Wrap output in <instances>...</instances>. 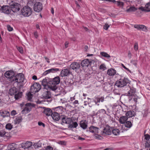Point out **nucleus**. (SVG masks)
Masks as SVG:
<instances>
[{
	"mask_svg": "<svg viewBox=\"0 0 150 150\" xmlns=\"http://www.w3.org/2000/svg\"><path fill=\"white\" fill-rule=\"evenodd\" d=\"M51 116L53 119L55 121H58L60 118L59 115L57 112H54L52 113Z\"/></svg>",
	"mask_w": 150,
	"mask_h": 150,
	"instance_id": "obj_21",
	"label": "nucleus"
},
{
	"mask_svg": "<svg viewBox=\"0 0 150 150\" xmlns=\"http://www.w3.org/2000/svg\"><path fill=\"white\" fill-rule=\"evenodd\" d=\"M134 27L140 30L144 31H146L147 30L146 27L144 25L136 24L134 25Z\"/></svg>",
	"mask_w": 150,
	"mask_h": 150,
	"instance_id": "obj_16",
	"label": "nucleus"
},
{
	"mask_svg": "<svg viewBox=\"0 0 150 150\" xmlns=\"http://www.w3.org/2000/svg\"><path fill=\"white\" fill-rule=\"evenodd\" d=\"M125 125L127 127L130 128L132 127V124L131 121H128L125 123Z\"/></svg>",
	"mask_w": 150,
	"mask_h": 150,
	"instance_id": "obj_33",
	"label": "nucleus"
},
{
	"mask_svg": "<svg viewBox=\"0 0 150 150\" xmlns=\"http://www.w3.org/2000/svg\"><path fill=\"white\" fill-rule=\"evenodd\" d=\"M131 63L132 65H137V61L135 60H132L131 61Z\"/></svg>",
	"mask_w": 150,
	"mask_h": 150,
	"instance_id": "obj_58",
	"label": "nucleus"
},
{
	"mask_svg": "<svg viewBox=\"0 0 150 150\" xmlns=\"http://www.w3.org/2000/svg\"><path fill=\"white\" fill-rule=\"evenodd\" d=\"M79 67L80 66H77V67H76L75 66H71V67L72 69L75 70V71H76L79 68Z\"/></svg>",
	"mask_w": 150,
	"mask_h": 150,
	"instance_id": "obj_51",
	"label": "nucleus"
},
{
	"mask_svg": "<svg viewBox=\"0 0 150 150\" xmlns=\"http://www.w3.org/2000/svg\"><path fill=\"white\" fill-rule=\"evenodd\" d=\"M22 120V118L21 115H19L17 116L14 120V123L16 125L19 124L21 122Z\"/></svg>",
	"mask_w": 150,
	"mask_h": 150,
	"instance_id": "obj_23",
	"label": "nucleus"
},
{
	"mask_svg": "<svg viewBox=\"0 0 150 150\" xmlns=\"http://www.w3.org/2000/svg\"><path fill=\"white\" fill-rule=\"evenodd\" d=\"M22 95V93L21 92L18 93L16 94L15 95V98L16 99H18L21 98Z\"/></svg>",
	"mask_w": 150,
	"mask_h": 150,
	"instance_id": "obj_40",
	"label": "nucleus"
},
{
	"mask_svg": "<svg viewBox=\"0 0 150 150\" xmlns=\"http://www.w3.org/2000/svg\"><path fill=\"white\" fill-rule=\"evenodd\" d=\"M11 2L12 3L10 4L11 10L13 12L18 11L20 10L21 6L17 3L13 2V1Z\"/></svg>",
	"mask_w": 150,
	"mask_h": 150,
	"instance_id": "obj_7",
	"label": "nucleus"
},
{
	"mask_svg": "<svg viewBox=\"0 0 150 150\" xmlns=\"http://www.w3.org/2000/svg\"><path fill=\"white\" fill-rule=\"evenodd\" d=\"M7 28L8 30L9 31H11L13 30V28L11 27L10 25H7Z\"/></svg>",
	"mask_w": 150,
	"mask_h": 150,
	"instance_id": "obj_48",
	"label": "nucleus"
},
{
	"mask_svg": "<svg viewBox=\"0 0 150 150\" xmlns=\"http://www.w3.org/2000/svg\"><path fill=\"white\" fill-rule=\"evenodd\" d=\"M78 125V124L76 122H73H73L72 123L69 124L68 125V128H76Z\"/></svg>",
	"mask_w": 150,
	"mask_h": 150,
	"instance_id": "obj_27",
	"label": "nucleus"
},
{
	"mask_svg": "<svg viewBox=\"0 0 150 150\" xmlns=\"http://www.w3.org/2000/svg\"><path fill=\"white\" fill-rule=\"evenodd\" d=\"M98 127L92 126L90 127L89 131L92 133L97 134L98 133Z\"/></svg>",
	"mask_w": 150,
	"mask_h": 150,
	"instance_id": "obj_19",
	"label": "nucleus"
},
{
	"mask_svg": "<svg viewBox=\"0 0 150 150\" xmlns=\"http://www.w3.org/2000/svg\"><path fill=\"white\" fill-rule=\"evenodd\" d=\"M43 113L46 116H49L51 115L53 112L51 109L47 108L44 109Z\"/></svg>",
	"mask_w": 150,
	"mask_h": 150,
	"instance_id": "obj_24",
	"label": "nucleus"
},
{
	"mask_svg": "<svg viewBox=\"0 0 150 150\" xmlns=\"http://www.w3.org/2000/svg\"><path fill=\"white\" fill-rule=\"evenodd\" d=\"M111 131L113 134L115 135H118L120 134V131L117 129H113L110 127L109 126H107L104 128L103 131H102L101 134L103 136L106 135H110L111 134Z\"/></svg>",
	"mask_w": 150,
	"mask_h": 150,
	"instance_id": "obj_1",
	"label": "nucleus"
},
{
	"mask_svg": "<svg viewBox=\"0 0 150 150\" xmlns=\"http://www.w3.org/2000/svg\"><path fill=\"white\" fill-rule=\"evenodd\" d=\"M71 72L67 69H65L61 72L60 75L62 77L67 76L69 75Z\"/></svg>",
	"mask_w": 150,
	"mask_h": 150,
	"instance_id": "obj_20",
	"label": "nucleus"
},
{
	"mask_svg": "<svg viewBox=\"0 0 150 150\" xmlns=\"http://www.w3.org/2000/svg\"><path fill=\"white\" fill-rule=\"evenodd\" d=\"M92 62L91 60H89L88 59H85L82 60L81 63L80 60H77L76 62H74L71 64V65L73 66H89L91 65Z\"/></svg>",
	"mask_w": 150,
	"mask_h": 150,
	"instance_id": "obj_4",
	"label": "nucleus"
},
{
	"mask_svg": "<svg viewBox=\"0 0 150 150\" xmlns=\"http://www.w3.org/2000/svg\"><path fill=\"white\" fill-rule=\"evenodd\" d=\"M137 10L136 8L134 6H131L130 8H128L126 10V11L127 12H132L135 11Z\"/></svg>",
	"mask_w": 150,
	"mask_h": 150,
	"instance_id": "obj_35",
	"label": "nucleus"
},
{
	"mask_svg": "<svg viewBox=\"0 0 150 150\" xmlns=\"http://www.w3.org/2000/svg\"><path fill=\"white\" fill-rule=\"evenodd\" d=\"M104 100V98L102 97L101 98L96 97L95 100H93V101L95 103L96 105H99V104H97L98 103H100V102H103Z\"/></svg>",
	"mask_w": 150,
	"mask_h": 150,
	"instance_id": "obj_25",
	"label": "nucleus"
},
{
	"mask_svg": "<svg viewBox=\"0 0 150 150\" xmlns=\"http://www.w3.org/2000/svg\"><path fill=\"white\" fill-rule=\"evenodd\" d=\"M128 118L126 116H123L120 117L119 119L120 122L122 124H124L127 120Z\"/></svg>",
	"mask_w": 150,
	"mask_h": 150,
	"instance_id": "obj_28",
	"label": "nucleus"
},
{
	"mask_svg": "<svg viewBox=\"0 0 150 150\" xmlns=\"http://www.w3.org/2000/svg\"><path fill=\"white\" fill-rule=\"evenodd\" d=\"M42 9V4L40 2L36 3L34 6V10L37 12H39Z\"/></svg>",
	"mask_w": 150,
	"mask_h": 150,
	"instance_id": "obj_12",
	"label": "nucleus"
},
{
	"mask_svg": "<svg viewBox=\"0 0 150 150\" xmlns=\"http://www.w3.org/2000/svg\"><path fill=\"white\" fill-rule=\"evenodd\" d=\"M41 86L39 83H34L32 85L30 88V92L35 93L38 92L41 89Z\"/></svg>",
	"mask_w": 150,
	"mask_h": 150,
	"instance_id": "obj_8",
	"label": "nucleus"
},
{
	"mask_svg": "<svg viewBox=\"0 0 150 150\" xmlns=\"http://www.w3.org/2000/svg\"><path fill=\"white\" fill-rule=\"evenodd\" d=\"M31 103H26L25 104V106H26V107H30V106H31Z\"/></svg>",
	"mask_w": 150,
	"mask_h": 150,
	"instance_id": "obj_64",
	"label": "nucleus"
},
{
	"mask_svg": "<svg viewBox=\"0 0 150 150\" xmlns=\"http://www.w3.org/2000/svg\"><path fill=\"white\" fill-rule=\"evenodd\" d=\"M21 13L25 16H28L30 15L32 12L31 8L26 6L23 7L21 10Z\"/></svg>",
	"mask_w": 150,
	"mask_h": 150,
	"instance_id": "obj_5",
	"label": "nucleus"
},
{
	"mask_svg": "<svg viewBox=\"0 0 150 150\" xmlns=\"http://www.w3.org/2000/svg\"><path fill=\"white\" fill-rule=\"evenodd\" d=\"M38 125L39 126H42L43 127H45V125L42 122H38Z\"/></svg>",
	"mask_w": 150,
	"mask_h": 150,
	"instance_id": "obj_57",
	"label": "nucleus"
},
{
	"mask_svg": "<svg viewBox=\"0 0 150 150\" xmlns=\"http://www.w3.org/2000/svg\"><path fill=\"white\" fill-rule=\"evenodd\" d=\"M34 148L33 145H31L28 149V150H34Z\"/></svg>",
	"mask_w": 150,
	"mask_h": 150,
	"instance_id": "obj_60",
	"label": "nucleus"
},
{
	"mask_svg": "<svg viewBox=\"0 0 150 150\" xmlns=\"http://www.w3.org/2000/svg\"><path fill=\"white\" fill-rule=\"evenodd\" d=\"M10 115V112L8 111L4 110H0V115L3 118L9 116Z\"/></svg>",
	"mask_w": 150,
	"mask_h": 150,
	"instance_id": "obj_17",
	"label": "nucleus"
},
{
	"mask_svg": "<svg viewBox=\"0 0 150 150\" xmlns=\"http://www.w3.org/2000/svg\"><path fill=\"white\" fill-rule=\"evenodd\" d=\"M87 122L86 120H81L80 122V125L83 129H86L87 127Z\"/></svg>",
	"mask_w": 150,
	"mask_h": 150,
	"instance_id": "obj_26",
	"label": "nucleus"
},
{
	"mask_svg": "<svg viewBox=\"0 0 150 150\" xmlns=\"http://www.w3.org/2000/svg\"><path fill=\"white\" fill-rule=\"evenodd\" d=\"M17 49L21 53H23V51L22 47H17Z\"/></svg>",
	"mask_w": 150,
	"mask_h": 150,
	"instance_id": "obj_52",
	"label": "nucleus"
},
{
	"mask_svg": "<svg viewBox=\"0 0 150 150\" xmlns=\"http://www.w3.org/2000/svg\"><path fill=\"white\" fill-rule=\"evenodd\" d=\"M45 150H53V148L51 146H48L45 147Z\"/></svg>",
	"mask_w": 150,
	"mask_h": 150,
	"instance_id": "obj_47",
	"label": "nucleus"
},
{
	"mask_svg": "<svg viewBox=\"0 0 150 150\" xmlns=\"http://www.w3.org/2000/svg\"><path fill=\"white\" fill-rule=\"evenodd\" d=\"M8 150H20L17 148V145L14 143L9 144L8 146Z\"/></svg>",
	"mask_w": 150,
	"mask_h": 150,
	"instance_id": "obj_18",
	"label": "nucleus"
},
{
	"mask_svg": "<svg viewBox=\"0 0 150 150\" xmlns=\"http://www.w3.org/2000/svg\"><path fill=\"white\" fill-rule=\"evenodd\" d=\"M130 88L129 90L127 92V96H129L130 100H133L135 103H137V100L140 98L137 96L135 89Z\"/></svg>",
	"mask_w": 150,
	"mask_h": 150,
	"instance_id": "obj_3",
	"label": "nucleus"
},
{
	"mask_svg": "<svg viewBox=\"0 0 150 150\" xmlns=\"http://www.w3.org/2000/svg\"><path fill=\"white\" fill-rule=\"evenodd\" d=\"M31 92L30 91L28 93L27 96L28 100L30 101H32V98L33 97V95L31 94Z\"/></svg>",
	"mask_w": 150,
	"mask_h": 150,
	"instance_id": "obj_36",
	"label": "nucleus"
},
{
	"mask_svg": "<svg viewBox=\"0 0 150 150\" xmlns=\"http://www.w3.org/2000/svg\"><path fill=\"white\" fill-rule=\"evenodd\" d=\"M51 71L50 70V69H48V70H47L43 74V75L45 76L47 75V74L51 73Z\"/></svg>",
	"mask_w": 150,
	"mask_h": 150,
	"instance_id": "obj_46",
	"label": "nucleus"
},
{
	"mask_svg": "<svg viewBox=\"0 0 150 150\" xmlns=\"http://www.w3.org/2000/svg\"><path fill=\"white\" fill-rule=\"evenodd\" d=\"M73 103L74 105H76L79 104L78 101L77 100H75Z\"/></svg>",
	"mask_w": 150,
	"mask_h": 150,
	"instance_id": "obj_63",
	"label": "nucleus"
},
{
	"mask_svg": "<svg viewBox=\"0 0 150 150\" xmlns=\"http://www.w3.org/2000/svg\"><path fill=\"white\" fill-rule=\"evenodd\" d=\"M58 143L61 145H65L66 143L64 141H60L58 142Z\"/></svg>",
	"mask_w": 150,
	"mask_h": 150,
	"instance_id": "obj_49",
	"label": "nucleus"
},
{
	"mask_svg": "<svg viewBox=\"0 0 150 150\" xmlns=\"http://www.w3.org/2000/svg\"><path fill=\"white\" fill-rule=\"evenodd\" d=\"M115 73V70L113 69H109L107 71V74L109 76L114 75Z\"/></svg>",
	"mask_w": 150,
	"mask_h": 150,
	"instance_id": "obj_30",
	"label": "nucleus"
},
{
	"mask_svg": "<svg viewBox=\"0 0 150 150\" xmlns=\"http://www.w3.org/2000/svg\"><path fill=\"white\" fill-rule=\"evenodd\" d=\"M32 145L35 149L38 148L41 146V144L39 143V142L34 143Z\"/></svg>",
	"mask_w": 150,
	"mask_h": 150,
	"instance_id": "obj_39",
	"label": "nucleus"
},
{
	"mask_svg": "<svg viewBox=\"0 0 150 150\" xmlns=\"http://www.w3.org/2000/svg\"><path fill=\"white\" fill-rule=\"evenodd\" d=\"M106 113V111L105 110L103 109H101L98 111L96 113V115H98V114L100 113H102L103 114H105Z\"/></svg>",
	"mask_w": 150,
	"mask_h": 150,
	"instance_id": "obj_42",
	"label": "nucleus"
},
{
	"mask_svg": "<svg viewBox=\"0 0 150 150\" xmlns=\"http://www.w3.org/2000/svg\"><path fill=\"white\" fill-rule=\"evenodd\" d=\"M141 10L145 11H150V2L147 3L144 7H142L139 8Z\"/></svg>",
	"mask_w": 150,
	"mask_h": 150,
	"instance_id": "obj_22",
	"label": "nucleus"
},
{
	"mask_svg": "<svg viewBox=\"0 0 150 150\" xmlns=\"http://www.w3.org/2000/svg\"><path fill=\"white\" fill-rule=\"evenodd\" d=\"M17 92V89L16 88H13L10 90V93L11 95H15Z\"/></svg>",
	"mask_w": 150,
	"mask_h": 150,
	"instance_id": "obj_32",
	"label": "nucleus"
},
{
	"mask_svg": "<svg viewBox=\"0 0 150 150\" xmlns=\"http://www.w3.org/2000/svg\"><path fill=\"white\" fill-rule=\"evenodd\" d=\"M1 12L6 14L9 13L11 11L10 7L8 6H1Z\"/></svg>",
	"mask_w": 150,
	"mask_h": 150,
	"instance_id": "obj_13",
	"label": "nucleus"
},
{
	"mask_svg": "<svg viewBox=\"0 0 150 150\" xmlns=\"http://www.w3.org/2000/svg\"><path fill=\"white\" fill-rule=\"evenodd\" d=\"M128 83L129 80L127 78H124L123 79H120L117 81L115 84L118 87H122L126 86Z\"/></svg>",
	"mask_w": 150,
	"mask_h": 150,
	"instance_id": "obj_6",
	"label": "nucleus"
},
{
	"mask_svg": "<svg viewBox=\"0 0 150 150\" xmlns=\"http://www.w3.org/2000/svg\"><path fill=\"white\" fill-rule=\"evenodd\" d=\"M110 27L109 25L108 24L106 23L105 24V25L104 26L103 28L106 30H107L109 27Z\"/></svg>",
	"mask_w": 150,
	"mask_h": 150,
	"instance_id": "obj_53",
	"label": "nucleus"
},
{
	"mask_svg": "<svg viewBox=\"0 0 150 150\" xmlns=\"http://www.w3.org/2000/svg\"><path fill=\"white\" fill-rule=\"evenodd\" d=\"M135 114V112L134 111H129L126 112V115L127 117H130L134 116Z\"/></svg>",
	"mask_w": 150,
	"mask_h": 150,
	"instance_id": "obj_29",
	"label": "nucleus"
},
{
	"mask_svg": "<svg viewBox=\"0 0 150 150\" xmlns=\"http://www.w3.org/2000/svg\"><path fill=\"white\" fill-rule=\"evenodd\" d=\"M6 134L8 133L6 132L4 130H0V137H4L5 136H6Z\"/></svg>",
	"mask_w": 150,
	"mask_h": 150,
	"instance_id": "obj_34",
	"label": "nucleus"
},
{
	"mask_svg": "<svg viewBox=\"0 0 150 150\" xmlns=\"http://www.w3.org/2000/svg\"><path fill=\"white\" fill-rule=\"evenodd\" d=\"M30 108L29 107H25L24 109L22 111V114H25L28 113L30 111Z\"/></svg>",
	"mask_w": 150,
	"mask_h": 150,
	"instance_id": "obj_31",
	"label": "nucleus"
},
{
	"mask_svg": "<svg viewBox=\"0 0 150 150\" xmlns=\"http://www.w3.org/2000/svg\"><path fill=\"white\" fill-rule=\"evenodd\" d=\"M48 81H47V80L46 79H43L42 82V84L45 87L48 86Z\"/></svg>",
	"mask_w": 150,
	"mask_h": 150,
	"instance_id": "obj_41",
	"label": "nucleus"
},
{
	"mask_svg": "<svg viewBox=\"0 0 150 150\" xmlns=\"http://www.w3.org/2000/svg\"><path fill=\"white\" fill-rule=\"evenodd\" d=\"M123 68L125 69L127 71H128L130 73H131L132 72L128 68H127L125 66H123Z\"/></svg>",
	"mask_w": 150,
	"mask_h": 150,
	"instance_id": "obj_61",
	"label": "nucleus"
},
{
	"mask_svg": "<svg viewBox=\"0 0 150 150\" xmlns=\"http://www.w3.org/2000/svg\"><path fill=\"white\" fill-rule=\"evenodd\" d=\"M11 115L14 116L17 114V113L16 111L15 110H13L11 112Z\"/></svg>",
	"mask_w": 150,
	"mask_h": 150,
	"instance_id": "obj_54",
	"label": "nucleus"
},
{
	"mask_svg": "<svg viewBox=\"0 0 150 150\" xmlns=\"http://www.w3.org/2000/svg\"><path fill=\"white\" fill-rule=\"evenodd\" d=\"M60 78L59 76L51 79L48 81V87L52 91H55L57 88V85L60 82Z\"/></svg>",
	"mask_w": 150,
	"mask_h": 150,
	"instance_id": "obj_2",
	"label": "nucleus"
},
{
	"mask_svg": "<svg viewBox=\"0 0 150 150\" xmlns=\"http://www.w3.org/2000/svg\"><path fill=\"white\" fill-rule=\"evenodd\" d=\"M21 145L22 148L28 149L31 145H33V143L31 142L27 141L25 142H23L21 144Z\"/></svg>",
	"mask_w": 150,
	"mask_h": 150,
	"instance_id": "obj_15",
	"label": "nucleus"
},
{
	"mask_svg": "<svg viewBox=\"0 0 150 150\" xmlns=\"http://www.w3.org/2000/svg\"><path fill=\"white\" fill-rule=\"evenodd\" d=\"M62 120L61 124L63 125V123L68 124L72 123L73 122V118L68 117L65 116H62L61 117Z\"/></svg>",
	"mask_w": 150,
	"mask_h": 150,
	"instance_id": "obj_11",
	"label": "nucleus"
},
{
	"mask_svg": "<svg viewBox=\"0 0 150 150\" xmlns=\"http://www.w3.org/2000/svg\"><path fill=\"white\" fill-rule=\"evenodd\" d=\"M93 101H90V102H88V104L89 105V106L90 107H91L92 105H93V104H92V103H93Z\"/></svg>",
	"mask_w": 150,
	"mask_h": 150,
	"instance_id": "obj_62",
	"label": "nucleus"
},
{
	"mask_svg": "<svg viewBox=\"0 0 150 150\" xmlns=\"http://www.w3.org/2000/svg\"><path fill=\"white\" fill-rule=\"evenodd\" d=\"M50 70L51 71V72L55 73L57 71H59V69L58 68H54L50 69Z\"/></svg>",
	"mask_w": 150,
	"mask_h": 150,
	"instance_id": "obj_43",
	"label": "nucleus"
},
{
	"mask_svg": "<svg viewBox=\"0 0 150 150\" xmlns=\"http://www.w3.org/2000/svg\"><path fill=\"white\" fill-rule=\"evenodd\" d=\"M24 80L23 75L21 73H19L13 77V81L17 83H21Z\"/></svg>",
	"mask_w": 150,
	"mask_h": 150,
	"instance_id": "obj_9",
	"label": "nucleus"
},
{
	"mask_svg": "<svg viewBox=\"0 0 150 150\" xmlns=\"http://www.w3.org/2000/svg\"><path fill=\"white\" fill-rule=\"evenodd\" d=\"M144 139H146V141H148L150 139V135L148 134L144 135Z\"/></svg>",
	"mask_w": 150,
	"mask_h": 150,
	"instance_id": "obj_44",
	"label": "nucleus"
},
{
	"mask_svg": "<svg viewBox=\"0 0 150 150\" xmlns=\"http://www.w3.org/2000/svg\"><path fill=\"white\" fill-rule=\"evenodd\" d=\"M5 127L7 129L11 130L13 128V125L10 123H8L6 125Z\"/></svg>",
	"mask_w": 150,
	"mask_h": 150,
	"instance_id": "obj_38",
	"label": "nucleus"
},
{
	"mask_svg": "<svg viewBox=\"0 0 150 150\" xmlns=\"http://www.w3.org/2000/svg\"><path fill=\"white\" fill-rule=\"evenodd\" d=\"M150 146V143H149L148 142H146L145 144V147H149Z\"/></svg>",
	"mask_w": 150,
	"mask_h": 150,
	"instance_id": "obj_59",
	"label": "nucleus"
},
{
	"mask_svg": "<svg viewBox=\"0 0 150 150\" xmlns=\"http://www.w3.org/2000/svg\"><path fill=\"white\" fill-rule=\"evenodd\" d=\"M45 90L46 91H45L42 95V97L45 99V101H47L48 102H50L52 100L50 92L46 89H45Z\"/></svg>",
	"mask_w": 150,
	"mask_h": 150,
	"instance_id": "obj_10",
	"label": "nucleus"
},
{
	"mask_svg": "<svg viewBox=\"0 0 150 150\" xmlns=\"http://www.w3.org/2000/svg\"><path fill=\"white\" fill-rule=\"evenodd\" d=\"M96 134L95 135V137L96 139H101V137L98 134Z\"/></svg>",
	"mask_w": 150,
	"mask_h": 150,
	"instance_id": "obj_56",
	"label": "nucleus"
},
{
	"mask_svg": "<svg viewBox=\"0 0 150 150\" xmlns=\"http://www.w3.org/2000/svg\"><path fill=\"white\" fill-rule=\"evenodd\" d=\"M117 5L119 6L122 7L124 5V3L123 2L120 1H117Z\"/></svg>",
	"mask_w": 150,
	"mask_h": 150,
	"instance_id": "obj_45",
	"label": "nucleus"
},
{
	"mask_svg": "<svg viewBox=\"0 0 150 150\" xmlns=\"http://www.w3.org/2000/svg\"><path fill=\"white\" fill-rule=\"evenodd\" d=\"M99 69L102 71H103L106 69V67L105 66H99Z\"/></svg>",
	"mask_w": 150,
	"mask_h": 150,
	"instance_id": "obj_50",
	"label": "nucleus"
},
{
	"mask_svg": "<svg viewBox=\"0 0 150 150\" xmlns=\"http://www.w3.org/2000/svg\"><path fill=\"white\" fill-rule=\"evenodd\" d=\"M100 54L101 56L109 58L110 57V56L105 52H100Z\"/></svg>",
	"mask_w": 150,
	"mask_h": 150,
	"instance_id": "obj_37",
	"label": "nucleus"
},
{
	"mask_svg": "<svg viewBox=\"0 0 150 150\" xmlns=\"http://www.w3.org/2000/svg\"><path fill=\"white\" fill-rule=\"evenodd\" d=\"M138 49V44L137 43H135L134 45V49L135 51H137Z\"/></svg>",
	"mask_w": 150,
	"mask_h": 150,
	"instance_id": "obj_55",
	"label": "nucleus"
},
{
	"mask_svg": "<svg viewBox=\"0 0 150 150\" xmlns=\"http://www.w3.org/2000/svg\"><path fill=\"white\" fill-rule=\"evenodd\" d=\"M15 75L14 72L12 71H7L4 74V75L6 78H11L12 79H13V77Z\"/></svg>",
	"mask_w": 150,
	"mask_h": 150,
	"instance_id": "obj_14",
	"label": "nucleus"
}]
</instances>
